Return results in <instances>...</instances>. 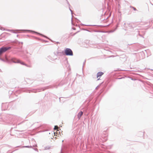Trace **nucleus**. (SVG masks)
Returning <instances> with one entry per match:
<instances>
[{
  "mask_svg": "<svg viewBox=\"0 0 153 153\" xmlns=\"http://www.w3.org/2000/svg\"><path fill=\"white\" fill-rule=\"evenodd\" d=\"M85 25V26H88L89 25Z\"/></svg>",
  "mask_w": 153,
  "mask_h": 153,
  "instance_id": "21",
  "label": "nucleus"
},
{
  "mask_svg": "<svg viewBox=\"0 0 153 153\" xmlns=\"http://www.w3.org/2000/svg\"><path fill=\"white\" fill-rule=\"evenodd\" d=\"M34 149L36 151H38V149Z\"/></svg>",
  "mask_w": 153,
  "mask_h": 153,
  "instance_id": "16",
  "label": "nucleus"
},
{
  "mask_svg": "<svg viewBox=\"0 0 153 153\" xmlns=\"http://www.w3.org/2000/svg\"><path fill=\"white\" fill-rule=\"evenodd\" d=\"M97 80H99V79H97Z\"/></svg>",
  "mask_w": 153,
  "mask_h": 153,
  "instance_id": "26",
  "label": "nucleus"
},
{
  "mask_svg": "<svg viewBox=\"0 0 153 153\" xmlns=\"http://www.w3.org/2000/svg\"><path fill=\"white\" fill-rule=\"evenodd\" d=\"M2 27H0V29L1 30V29H2Z\"/></svg>",
  "mask_w": 153,
  "mask_h": 153,
  "instance_id": "20",
  "label": "nucleus"
},
{
  "mask_svg": "<svg viewBox=\"0 0 153 153\" xmlns=\"http://www.w3.org/2000/svg\"><path fill=\"white\" fill-rule=\"evenodd\" d=\"M58 127L57 126H54V130H56L58 128Z\"/></svg>",
  "mask_w": 153,
  "mask_h": 153,
  "instance_id": "8",
  "label": "nucleus"
},
{
  "mask_svg": "<svg viewBox=\"0 0 153 153\" xmlns=\"http://www.w3.org/2000/svg\"><path fill=\"white\" fill-rule=\"evenodd\" d=\"M69 10H70L71 11V14H72V13H73V12H72V10H71V9H70V7H69Z\"/></svg>",
  "mask_w": 153,
  "mask_h": 153,
  "instance_id": "11",
  "label": "nucleus"
},
{
  "mask_svg": "<svg viewBox=\"0 0 153 153\" xmlns=\"http://www.w3.org/2000/svg\"><path fill=\"white\" fill-rule=\"evenodd\" d=\"M27 67L31 68V66L30 65H28Z\"/></svg>",
  "mask_w": 153,
  "mask_h": 153,
  "instance_id": "12",
  "label": "nucleus"
},
{
  "mask_svg": "<svg viewBox=\"0 0 153 153\" xmlns=\"http://www.w3.org/2000/svg\"><path fill=\"white\" fill-rule=\"evenodd\" d=\"M104 73L102 72H98L97 74V78L101 76Z\"/></svg>",
  "mask_w": 153,
  "mask_h": 153,
  "instance_id": "5",
  "label": "nucleus"
},
{
  "mask_svg": "<svg viewBox=\"0 0 153 153\" xmlns=\"http://www.w3.org/2000/svg\"><path fill=\"white\" fill-rule=\"evenodd\" d=\"M117 27H118V26H117V27H116V28L115 29H117Z\"/></svg>",
  "mask_w": 153,
  "mask_h": 153,
  "instance_id": "23",
  "label": "nucleus"
},
{
  "mask_svg": "<svg viewBox=\"0 0 153 153\" xmlns=\"http://www.w3.org/2000/svg\"><path fill=\"white\" fill-rule=\"evenodd\" d=\"M49 147H46L45 148V149H49Z\"/></svg>",
  "mask_w": 153,
  "mask_h": 153,
  "instance_id": "13",
  "label": "nucleus"
},
{
  "mask_svg": "<svg viewBox=\"0 0 153 153\" xmlns=\"http://www.w3.org/2000/svg\"><path fill=\"white\" fill-rule=\"evenodd\" d=\"M25 65V66H26L27 67V65H27V64H25V65Z\"/></svg>",
  "mask_w": 153,
  "mask_h": 153,
  "instance_id": "18",
  "label": "nucleus"
},
{
  "mask_svg": "<svg viewBox=\"0 0 153 153\" xmlns=\"http://www.w3.org/2000/svg\"><path fill=\"white\" fill-rule=\"evenodd\" d=\"M79 31H77V32H76V33H74V34H73V36L74 35H75L78 32H79Z\"/></svg>",
  "mask_w": 153,
  "mask_h": 153,
  "instance_id": "14",
  "label": "nucleus"
},
{
  "mask_svg": "<svg viewBox=\"0 0 153 153\" xmlns=\"http://www.w3.org/2000/svg\"><path fill=\"white\" fill-rule=\"evenodd\" d=\"M10 47H2L0 48V55L11 48Z\"/></svg>",
  "mask_w": 153,
  "mask_h": 153,
  "instance_id": "2",
  "label": "nucleus"
},
{
  "mask_svg": "<svg viewBox=\"0 0 153 153\" xmlns=\"http://www.w3.org/2000/svg\"><path fill=\"white\" fill-rule=\"evenodd\" d=\"M32 147V146H23V147H26V148H31Z\"/></svg>",
  "mask_w": 153,
  "mask_h": 153,
  "instance_id": "9",
  "label": "nucleus"
},
{
  "mask_svg": "<svg viewBox=\"0 0 153 153\" xmlns=\"http://www.w3.org/2000/svg\"><path fill=\"white\" fill-rule=\"evenodd\" d=\"M151 70L153 71V69H151Z\"/></svg>",
  "mask_w": 153,
  "mask_h": 153,
  "instance_id": "27",
  "label": "nucleus"
},
{
  "mask_svg": "<svg viewBox=\"0 0 153 153\" xmlns=\"http://www.w3.org/2000/svg\"><path fill=\"white\" fill-rule=\"evenodd\" d=\"M67 2H68V4L69 5V6H70V4H69V3L68 2V1H67Z\"/></svg>",
  "mask_w": 153,
  "mask_h": 153,
  "instance_id": "17",
  "label": "nucleus"
},
{
  "mask_svg": "<svg viewBox=\"0 0 153 153\" xmlns=\"http://www.w3.org/2000/svg\"><path fill=\"white\" fill-rule=\"evenodd\" d=\"M131 7L133 8L134 10H136V8H135V7Z\"/></svg>",
  "mask_w": 153,
  "mask_h": 153,
  "instance_id": "10",
  "label": "nucleus"
},
{
  "mask_svg": "<svg viewBox=\"0 0 153 153\" xmlns=\"http://www.w3.org/2000/svg\"><path fill=\"white\" fill-rule=\"evenodd\" d=\"M71 22H72V17L71 18Z\"/></svg>",
  "mask_w": 153,
  "mask_h": 153,
  "instance_id": "22",
  "label": "nucleus"
},
{
  "mask_svg": "<svg viewBox=\"0 0 153 153\" xmlns=\"http://www.w3.org/2000/svg\"><path fill=\"white\" fill-rule=\"evenodd\" d=\"M73 29H74V30H75V28H73Z\"/></svg>",
  "mask_w": 153,
  "mask_h": 153,
  "instance_id": "24",
  "label": "nucleus"
},
{
  "mask_svg": "<svg viewBox=\"0 0 153 153\" xmlns=\"http://www.w3.org/2000/svg\"><path fill=\"white\" fill-rule=\"evenodd\" d=\"M25 65V66H26L27 67V65H27V64H25V65Z\"/></svg>",
  "mask_w": 153,
  "mask_h": 153,
  "instance_id": "19",
  "label": "nucleus"
},
{
  "mask_svg": "<svg viewBox=\"0 0 153 153\" xmlns=\"http://www.w3.org/2000/svg\"><path fill=\"white\" fill-rule=\"evenodd\" d=\"M9 30V29H7V30H6L7 31L11 32H12L14 33H19L18 32V31L19 30ZM24 30V31H29V32H33V33H36L37 34H39V35H40L41 36H42L45 37H46L45 36H44L42 34H41L39 33H37V32H35V31H33L32 30Z\"/></svg>",
  "mask_w": 153,
  "mask_h": 153,
  "instance_id": "1",
  "label": "nucleus"
},
{
  "mask_svg": "<svg viewBox=\"0 0 153 153\" xmlns=\"http://www.w3.org/2000/svg\"><path fill=\"white\" fill-rule=\"evenodd\" d=\"M85 61H86V60H85L84 62H83V65L85 64Z\"/></svg>",
  "mask_w": 153,
  "mask_h": 153,
  "instance_id": "15",
  "label": "nucleus"
},
{
  "mask_svg": "<svg viewBox=\"0 0 153 153\" xmlns=\"http://www.w3.org/2000/svg\"><path fill=\"white\" fill-rule=\"evenodd\" d=\"M124 25H126V23H124Z\"/></svg>",
  "mask_w": 153,
  "mask_h": 153,
  "instance_id": "25",
  "label": "nucleus"
},
{
  "mask_svg": "<svg viewBox=\"0 0 153 153\" xmlns=\"http://www.w3.org/2000/svg\"><path fill=\"white\" fill-rule=\"evenodd\" d=\"M65 53L67 56H72L73 55L72 51L69 48H66L65 50Z\"/></svg>",
  "mask_w": 153,
  "mask_h": 153,
  "instance_id": "3",
  "label": "nucleus"
},
{
  "mask_svg": "<svg viewBox=\"0 0 153 153\" xmlns=\"http://www.w3.org/2000/svg\"><path fill=\"white\" fill-rule=\"evenodd\" d=\"M83 113L82 111H80L79 112L77 115L78 118H79V119L80 118L81 116L82 115Z\"/></svg>",
  "mask_w": 153,
  "mask_h": 153,
  "instance_id": "6",
  "label": "nucleus"
},
{
  "mask_svg": "<svg viewBox=\"0 0 153 153\" xmlns=\"http://www.w3.org/2000/svg\"><path fill=\"white\" fill-rule=\"evenodd\" d=\"M0 60L3 61V62H9V60L7 57L5 58V59H2V58H0Z\"/></svg>",
  "mask_w": 153,
  "mask_h": 153,
  "instance_id": "7",
  "label": "nucleus"
},
{
  "mask_svg": "<svg viewBox=\"0 0 153 153\" xmlns=\"http://www.w3.org/2000/svg\"><path fill=\"white\" fill-rule=\"evenodd\" d=\"M13 62L15 63H20L21 64L24 65H25V64L23 62H21L18 60H17V61H16L13 60Z\"/></svg>",
  "mask_w": 153,
  "mask_h": 153,
  "instance_id": "4",
  "label": "nucleus"
}]
</instances>
